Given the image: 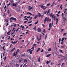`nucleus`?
<instances>
[{
	"label": "nucleus",
	"instance_id": "obj_6",
	"mask_svg": "<svg viewBox=\"0 0 67 67\" xmlns=\"http://www.w3.org/2000/svg\"><path fill=\"white\" fill-rule=\"evenodd\" d=\"M37 31L38 32H41L42 31V30L41 28H39L37 29Z\"/></svg>",
	"mask_w": 67,
	"mask_h": 67
},
{
	"label": "nucleus",
	"instance_id": "obj_11",
	"mask_svg": "<svg viewBox=\"0 0 67 67\" xmlns=\"http://www.w3.org/2000/svg\"><path fill=\"white\" fill-rule=\"evenodd\" d=\"M38 14L39 15V16H38V17L39 18H40V17H41V13H38Z\"/></svg>",
	"mask_w": 67,
	"mask_h": 67
},
{
	"label": "nucleus",
	"instance_id": "obj_61",
	"mask_svg": "<svg viewBox=\"0 0 67 67\" xmlns=\"http://www.w3.org/2000/svg\"><path fill=\"white\" fill-rule=\"evenodd\" d=\"M42 25L43 27H45V25H44L43 24H42Z\"/></svg>",
	"mask_w": 67,
	"mask_h": 67
},
{
	"label": "nucleus",
	"instance_id": "obj_31",
	"mask_svg": "<svg viewBox=\"0 0 67 67\" xmlns=\"http://www.w3.org/2000/svg\"><path fill=\"white\" fill-rule=\"evenodd\" d=\"M30 50H31V49H29L27 50V52H29Z\"/></svg>",
	"mask_w": 67,
	"mask_h": 67
},
{
	"label": "nucleus",
	"instance_id": "obj_43",
	"mask_svg": "<svg viewBox=\"0 0 67 67\" xmlns=\"http://www.w3.org/2000/svg\"><path fill=\"white\" fill-rule=\"evenodd\" d=\"M43 32L44 33H45V30L44 29L43 30Z\"/></svg>",
	"mask_w": 67,
	"mask_h": 67
},
{
	"label": "nucleus",
	"instance_id": "obj_10",
	"mask_svg": "<svg viewBox=\"0 0 67 67\" xmlns=\"http://www.w3.org/2000/svg\"><path fill=\"white\" fill-rule=\"evenodd\" d=\"M16 53L15 54V52H14L13 54V57H14L15 56H16Z\"/></svg>",
	"mask_w": 67,
	"mask_h": 67
},
{
	"label": "nucleus",
	"instance_id": "obj_38",
	"mask_svg": "<svg viewBox=\"0 0 67 67\" xmlns=\"http://www.w3.org/2000/svg\"><path fill=\"white\" fill-rule=\"evenodd\" d=\"M58 18H57V19H56V21L57 22H58Z\"/></svg>",
	"mask_w": 67,
	"mask_h": 67
},
{
	"label": "nucleus",
	"instance_id": "obj_2",
	"mask_svg": "<svg viewBox=\"0 0 67 67\" xmlns=\"http://www.w3.org/2000/svg\"><path fill=\"white\" fill-rule=\"evenodd\" d=\"M9 20H13L14 21H16V18H14V17H12L10 18Z\"/></svg>",
	"mask_w": 67,
	"mask_h": 67
},
{
	"label": "nucleus",
	"instance_id": "obj_25",
	"mask_svg": "<svg viewBox=\"0 0 67 67\" xmlns=\"http://www.w3.org/2000/svg\"><path fill=\"white\" fill-rule=\"evenodd\" d=\"M5 21L6 22H7V23H9V21H8V20L7 19H5Z\"/></svg>",
	"mask_w": 67,
	"mask_h": 67
},
{
	"label": "nucleus",
	"instance_id": "obj_12",
	"mask_svg": "<svg viewBox=\"0 0 67 67\" xmlns=\"http://www.w3.org/2000/svg\"><path fill=\"white\" fill-rule=\"evenodd\" d=\"M47 34H46L44 38L45 40H46V38H47Z\"/></svg>",
	"mask_w": 67,
	"mask_h": 67
},
{
	"label": "nucleus",
	"instance_id": "obj_7",
	"mask_svg": "<svg viewBox=\"0 0 67 67\" xmlns=\"http://www.w3.org/2000/svg\"><path fill=\"white\" fill-rule=\"evenodd\" d=\"M15 47H14L13 49L11 50L10 51V52L12 53V52H13L15 50Z\"/></svg>",
	"mask_w": 67,
	"mask_h": 67
},
{
	"label": "nucleus",
	"instance_id": "obj_28",
	"mask_svg": "<svg viewBox=\"0 0 67 67\" xmlns=\"http://www.w3.org/2000/svg\"><path fill=\"white\" fill-rule=\"evenodd\" d=\"M51 25H52V23H50L49 24V27H51Z\"/></svg>",
	"mask_w": 67,
	"mask_h": 67
},
{
	"label": "nucleus",
	"instance_id": "obj_33",
	"mask_svg": "<svg viewBox=\"0 0 67 67\" xmlns=\"http://www.w3.org/2000/svg\"><path fill=\"white\" fill-rule=\"evenodd\" d=\"M37 15H36V16L34 17L35 19H36V18H37Z\"/></svg>",
	"mask_w": 67,
	"mask_h": 67
},
{
	"label": "nucleus",
	"instance_id": "obj_4",
	"mask_svg": "<svg viewBox=\"0 0 67 67\" xmlns=\"http://www.w3.org/2000/svg\"><path fill=\"white\" fill-rule=\"evenodd\" d=\"M36 44L34 43V44L33 45V46L31 48V49H32V50L34 51V47H35V46H36Z\"/></svg>",
	"mask_w": 67,
	"mask_h": 67
},
{
	"label": "nucleus",
	"instance_id": "obj_22",
	"mask_svg": "<svg viewBox=\"0 0 67 67\" xmlns=\"http://www.w3.org/2000/svg\"><path fill=\"white\" fill-rule=\"evenodd\" d=\"M45 7V6H41V9H42L43 8H44Z\"/></svg>",
	"mask_w": 67,
	"mask_h": 67
},
{
	"label": "nucleus",
	"instance_id": "obj_15",
	"mask_svg": "<svg viewBox=\"0 0 67 67\" xmlns=\"http://www.w3.org/2000/svg\"><path fill=\"white\" fill-rule=\"evenodd\" d=\"M5 46H4L3 47V51H5V49H4V47Z\"/></svg>",
	"mask_w": 67,
	"mask_h": 67
},
{
	"label": "nucleus",
	"instance_id": "obj_27",
	"mask_svg": "<svg viewBox=\"0 0 67 67\" xmlns=\"http://www.w3.org/2000/svg\"><path fill=\"white\" fill-rule=\"evenodd\" d=\"M19 51V49H18L17 50V52H16V53H17V52H18V53H19V52L20 51Z\"/></svg>",
	"mask_w": 67,
	"mask_h": 67
},
{
	"label": "nucleus",
	"instance_id": "obj_8",
	"mask_svg": "<svg viewBox=\"0 0 67 67\" xmlns=\"http://www.w3.org/2000/svg\"><path fill=\"white\" fill-rule=\"evenodd\" d=\"M50 10L51 9H49V10H48L47 13V15H48V14L49 13V12H50Z\"/></svg>",
	"mask_w": 67,
	"mask_h": 67
},
{
	"label": "nucleus",
	"instance_id": "obj_34",
	"mask_svg": "<svg viewBox=\"0 0 67 67\" xmlns=\"http://www.w3.org/2000/svg\"><path fill=\"white\" fill-rule=\"evenodd\" d=\"M21 57H25V54H22L21 56Z\"/></svg>",
	"mask_w": 67,
	"mask_h": 67
},
{
	"label": "nucleus",
	"instance_id": "obj_60",
	"mask_svg": "<svg viewBox=\"0 0 67 67\" xmlns=\"http://www.w3.org/2000/svg\"><path fill=\"white\" fill-rule=\"evenodd\" d=\"M30 18V16H29L28 17H27V19H29Z\"/></svg>",
	"mask_w": 67,
	"mask_h": 67
},
{
	"label": "nucleus",
	"instance_id": "obj_42",
	"mask_svg": "<svg viewBox=\"0 0 67 67\" xmlns=\"http://www.w3.org/2000/svg\"><path fill=\"white\" fill-rule=\"evenodd\" d=\"M66 34H67V33H64L63 34V36H65V35H66Z\"/></svg>",
	"mask_w": 67,
	"mask_h": 67
},
{
	"label": "nucleus",
	"instance_id": "obj_54",
	"mask_svg": "<svg viewBox=\"0 0 67 67\" xmlns=\"http://www.w3.org/2000/svg\"><path fill=\"white\" fill-rule=\"evenodd\" d=\"M45 42H44V44H43V45L42 46V47H43V46H44V45H45Z\"/></svg>",
	"mask_w": 67,
	"mask_h": 67
},
{
	"label": "nucleus",
	"instance_id": "obj_57",
	"mask_svg": "<svg viewBox=\"0 0 67 67\" xmlns=\"http://www.w3.org/2000/svg\"><path fill=\"white\" fill-rule=\"evenodd\" d=\"M50 5V4L49 3V4H48L47 5V6H49V5Z\"/></svg>",
	"mask_w": 67,
	"mask_h": 67
},
{
	"label": "nucleus",
	"instance_id": "obj_36",
	"mask_svg": "<svg viewBox=\"0 0 67 67\" xmlns=\"http://www.w3.org/2000/svg\"><path fill=\"white\" fill-rule=\"evenodd\" d=\"M53 19H54V20L55 21V20H56V18L55 17V16H53Z\"/></svg>",
	"mask_w": 67,
	"mask_h": 67
},
{
	"label": "nucleus",
	"instance_id": "obj_58",
	"mask_svg": "<svg viewBox=\"0 0 67 67\" xmlns=\"http://www.w3.org/2000/svg\"><path fill=\"white\" fill-rule=\"evenodd\" d=\"M32 17H31V18H30V19H29V20H32Z\"/></svg>",
	"mask_w": 67,
	"mask_h": 67
},
{
	"label": "nucleus",
	"instance_id": "obj_3",
	"mask_svg": "<svg viewBox=\"0 0 67 67\" xmlns=\"http://www.w3.org/2000/svg\"><path fill=\"white\" fill-rule=\"evenodd\" d=\"M37 37L38 41H40V40H41V38H42V35L40 34V38H38V36H37Z\"/></svg>",
	"mask_w": 67,
	"mask_h": 67
},
{
	"label": "nucleus",
	"instance_id": "obj_62",
	"mask_svg": "<svg viewBox=\"0 0 67 67\" xmlns=\"http://www.w3.org/2000/svg\"><path fill=\"white\" fill-rule=\"evenodd\" d=\"M30 54H32V52H31L30 51Z\"/></svg>",
	"mask_w": 67,
	"mask_h": 67
},
{
	"label": "nucleus",
	"instance_id": "obj_13",
	"mask_svg": "<svg viewBox=\"0 0 67 67\" xmlns=\"http://www.w3.org/2000/svg\"><path fill=\"white\" fill-rule=\"evenodd\" d=\"M38 20L35 23V25H36L37 24V23H38Z\"/></svg>",
	"mask_w": 67,
	"mask_h": 67
},
{
	"label": "nucleus",
	"instance_id": "obj_20",
	"mask_svg": "<svg viewBox=\"0 0 67 67\" xmlns=\"http://www.w3.org/2000/svg\"><path fill=\"white\" fill-rule=\"evenodd\" d=\"M24 62H27V60L26 59H24Z\"/></svg>",
	"mask_w": 67,
	"mask_h": 67
},
{
	"label": "nucleus",
	"instance_id": "obj_46",
	"mask_svg": "<svg viewBox=\"0 0 67 67\" xmlns=\"http://www.w3.org/2000/svg\"><path fill=\"white\" fill-rule=\"evenodd\" d=\"M16 66H17V67H18V66H19V64H16Z\"/></svg>",
	"mask_w": 67,
	"mask_h": 67
},
{
	"label": "nucleus",
	"instance_id": "obj_26",
	"mask_svg": "<svg viewBox=\"0 0 67 67\" xmlns=\"http://www.w3.org/2000/svg\"><path fill=\"white\" fill-rule=\"evenodd\" d=\"M32 9V7H31L30 8H29L28 9V10L29 11H30V10H31Z\"/></svg>",
	"mask_w": 67,
	"mask_h": 67
},
{
	"label": "nucleus",
	"instance_id": "obj_32",
	"mask_svg": "<svg viewBox=\"0 0 67 67\" xmlns=\"http://www.w3.org/2000/svg\"><path fill=\"white\" fill-rule=\"evenodd\" d=\"M54 2H53L52 4L51 5V7H52V6H54Z\"/></svg>",
	"mask_w": 67,
	"mask_h": 67
},
{
	"label": "nucleus",
	"instance_id": "obj_24",
	"mask_svg": "<svg viewBox=\"0 0 67 67\" xmlns=\"http://www.w3.org/2000/svg\"><path fill=\"white\" fill-rule=\"evenodd\" d=\"M51 48H49L48 49V52H50V51H51Z\"/></svg>",
	"mask_w": 67,
	"mask_h": 67
},
{
	"label": "nucleus",
	"instance_id": "obj_63",
	"mask_svg": "<svg viewBox=\"0 0 67 67\" xmlns=\"http://www.w3.org/2000/svg\"><path fill=\"white\" fill-rule=\"evenodd\" d=\"M61 47L62 48H64V46H62Z\"/></svg>",
	"mask_w": 67,
	"mask_h": 67
},
{
	"label": "nucleus",
	"instance_id": "obj_55",
	"mask_svg": "<svg viewBox=\"0 0 67 67\" xmlns=\"http://www.w3.org/2000/svg\"><path fill=\"white\" fill-rule=\"evenodd\" d=\"M60 57H64V56L63 55H60Z\"/></svg>",
	"mask_w": 67,
	"mask_h": 67
},
{
	"label": "nucleus",
	"instance_id": "obj_64",
	"mask_svg": "<svg viewBox=\"0 0 67 67\" xmlns=\"http://www.w3.org/2000/svg\"><path fill=\"white\" fill-rule=\"evenodd\" d=\"M28 33H29V31H27L26 32V34H27Z\"/></svg>",
	"mask_w": 67,
	"mask_h": 67
},
{
	"label": "nucleus",
	"instance_id": "obj_41",
	"mask_svg": "<svg viewBox=\"0 0 67 67\" xmlns=\"http://www.w3.org/2000/svg\"><path fill=\"white\" fill-rule=\"evenodd\" d=\"M6 59H7V57H5L4 59V61H5V60H6Z\"/></svg>",
	"mask_w": 67,
	"mask_h": 67
},
{
	"label": "nucleus",
	"instance_id": "obj_23",
	"mask_svg": "<svg viewBox=\"0 0 67 67\" xmlns=\"http://www.w3.org/2000/svg\"><path fill=\"white\" fill-rule=\"evenodd\" d=\"M51 60H49V61H47L46 62V64H48V63H49V62H51Z\"/></svg>",
	"mask_w": 67,
	"mask_h": 67
},
{
	"label": "nucleus",
	"instance_id": "obj_47",
	"mask_svg": "<svg viewBox=\"0 0 67 67\" xmlns=\"http://www.w3.org/2000/svg\"><path fill=\"white\" fill-rule=\"evenodd\" d=\"M64 31V29H61V33H62L63 32V31Z\"/></svg>",
	"mask_w": 67,
	"mask_h": 67
},
{
	"label": "nucleus",
	"instance_id": "obj_29",
	"mask_svg": "<svg viewBox=\"0 0 67 67\" xmlns=\"http://www.w3.org/2000/svg\"><path fill=\"white\" fill-rule=\"evenodd\" d=\"M66 18L64 17V18L63 21H66Z\"/></svg>",
	"mask_w": 67,
	"mask_h": 67
},
{
	"label": "nucleus",
	"instance_id": "obj_5",
	"mask_svg": "<svg viewBox=\"0 0 67 67\" xmlns=\"http://www.w3.org/2000/svg\"><path fill=\"white\" fill-rule=\"evenodd\" d=\"M50 17H52V18L53 19V17H54V14L53 15V13H51L50 14Z\"/></svg>",
	"mask_w": 67,
	"mask_h": 67
},
{
	"label": "nucleus",
	"instance_id": "obj_19",
	"mask_svg": "<svg viewBox=\"0 0 67 67\" xmlns=\"http://www.w3.org/2000/svg\"><path fill=\"white\" fill-rule=\"evenodd\" d=\"M63 6V4H62L60 6V8H61V10H62V9L63 8V7H62Z\"/></svg>",
	"mask_w": 67,
	"mask_h": 67
},
{
	"label": "nucleus",
	"instance_id": "obj_56",
	"mask_svg": "<svg viewBox=\"0 0 67 67\" xmlns=\"http://www.w3.org/2000/svg\"><path fill=\"white\" fill-rule=\"evenodd\" d=\"M6 7H7V6L6 5H5V6L4 7V9H7V8H6Z\"/></svg>",
	"mask_w": 67,
	"mask_h": 67
},
{
	"label": "nucleus",
	"instance_id": "obj_17",
	"mask_svg": "<svg viewBox=\"0 0 67 67\" xmlns=\"http://www.w3.org/2000/svg\"><path fill=\"white\" fill-rule=\"evenodd\" d=\"M36 26H35V27L34 28V30H36Z\"/></svg>",
	"mask_w": 67,
	"mask_h": 67
},
{
	"label": "nucleus",
	"instance_id": "obj_48",
	"mask_svg": "<svg viewBox=\"0 0 67 67\" xmlns=\"http://www.w3.org/2000/svg\"><path fill=\"white\" fill-rule=\"evenodd\" d=\"M43 13H44V14H46V13H47V11H46L45 12H44Z\"/></svg>",
	"mask_w": 67,
	"mask_h": 67
},
{
	"label": "nucleus",
	"instance_id": "obj_50",
	"mask_svg": "<svg viewBox=\"0 0 67 67\" xmlns=\"http://www.w3.org/2000/svg\"><path fill=\"white\" fill-rule=\"evenodd\" d=\"M43 15H41V18H43Z\"/></svg>",
	"mask_w": 67,
	"mask_h": 67
},
{
	"label": "nucleus",
	"instance_id": "obj_59",
	"mask_svg": "<svg viewBox=\"0 0 67 67\" xmlns=\"http://www.w3.org/2000/svg\"><path fill=\"white\" fill-rule=\"evenodd\" d=\"M64 64V63H63L62 64L61 66H63Z\"/></svg>",
	"mask_w": 67,
	"mask_h": 67
},
{
	"label": "nucleus",
	"instance_id": "obj_51",
	"mask_svg": "<svg viewBox=\"0 0 67 67\" xmlns=\"http://www.w3.org/2000/svg\"><path fill=\"white\" fill-rule=\"evenodd\" d=\"M33 24H31L29 25V26H31V25H32Z\"/></svg>",
	"mask_w": 67,
	"mask_h": 67
},
{
	"label": "nucleus",
	"instance_id": "obj_18",
	"mask_svg": "<svg viewBox=\"0 0 67 67\" xmlns=\"http://www.w3.org/2000/svg\"><path fill=\"white\" fill-rule=\"evenodd\" d=\"M41 59V57H40L38 59V61L39 62H40V59Z\"/></svg>",
	"mask_w": 67,
	"mask_h": 67
},
{
	"label": "nucleus",
	"instance_id": "obj_53",
	"mask_svg": "<svg viewBox=\"0 0 67 67\" xmlns=\"http://www.w3.org/2000/svg\"><path fill=\"white\" fill-rule=\"evenodd\" d=\"M32 21H30L28 22V23H32Z\"/></svg>",
	"mask_w": 67,
	"mask_h": 67
},
{
	"label": "nucleus",
	"instance_id": "obj_40",
	"mask_svg": "<svg viewBox=\"0 0 67 67\" xmlns=\"http://www.w3.org/2000/svg\"><path fill=\"white\" fill-rule=\"evenodd\" d=\"M61 40V39L60 38L59 39V43H60V42Z\"/></svg>",
	"mask_w": 67,
	"mask_h": 67
},
{
	"label": "nucleus",
	"instance_id": "obj_16",
	"mask_svg": "<svg viewBox=\"0 0 67 67\" xmlns=\"http://www.w3.org/2000/svg\"><path fill=\"white\" fill-rule=\"evenodd\" d=\"M59 51L61 53H63V50L60 49Z\"/></svg>",
	"mask_w": 67,
	"mask_h": 67
},
{
	"label": "nucleus",
	"instance_id": "obj_52",
	"mask_svg": "<svg viewBox=\"0 0 67 67\" xmlns=\"http://www.w3.org/2000/svg\"><path fill=\"white\" fill-rule=\"evenodd\" d=\"M49 29H48V31H50L51 30V27H49Z\"/></svg>",
	"mask_w": 67,
	"mask_h": 67
},
{
	"label": "nucleus",
	"instance_id": "obj_14",
	"mask_svg": "<svg viewBox=\"0 0 67 67\" xmlns=\"http://www.w3.org/2000/svg\"><path fill=\"white\" fill-rule=\"evenodd\" d=\"M16 5L15 4H14V3H13L12 4V6L13 7H14L15 6H16Z\"/></svg>",
	"mask_w": 67,
	"mask_h": 67
},
{
	"label": "nucleus",
	"instance_id": "obj_30",
	"mask_svg": "<svg viewBox=\"0 0 67 67\" xmlns=\"http://www.w3.org/2000/svg\"><path fill=\"white\" fill-rule=\"evenodd\" d=\"M40 49V48H38L37 50L36 51V52H38V51Z\"/></svg>",
	"mask_w": 67,
	"mask_h": 67
},
{
	"label": "nucleus",
	"instance_id": "obj_45",
	"mask_svg": "<svg viewBox=\"0 0 67 67\" xmlns=\"http://www.w3.org/2000/svg\"><path fill=\"white\" fill-rule=\"evenodd\" d=\"M27 21H28V20L25 21L24 22V23H26V22H27Z\"/></svg>",
	"mask_w": 67,
	"mask_h": 67
},
{
	"label": "nucleus",
	"instance_id": "obj_49",
	"mask_svg": "<svg viewBox=\"0 0 67 67\" xmlns=\"http://www.w3.org/2000/svg\"><path fill=\"white\" fill-rule=\"evenodd\" d=\"M9 10H8V12H7V13H8V14H10V12H9Z\"/></svg>",
	"mask_w": 67,
	"mask_h": 67
},
{
	"label": "nucleus",
	"instance_id": "obj_37",
	"mask_svg": "<svg viewBox=\"0 0 67 67\" xmlns=\"http://www.w3.org/2000/svg\"><path fill=\"white\" fill-rule=\"evenodd\" d=\"M24 20L25 21V20H27V21H28V19H27V18H25V19H24Z\"/></svg>",
	"mask_w": 67,
	"mask_h": 67
},
{
	"label": "nucleus",
	"instance_id": "obj_39",
	"mask_svg": "<svg viewBox=\"0 0 67 67\" xmlns=\"http://www.w3.org/2000/svg\"><path fill=\"white\" fill-rule=\"evenodd\" d=\"M16 24H15L13 25L14 27H16Z\"/></svg>",
	"mask_w": 67,
	"mask_h": 67
},
{
	"label": "nucleus",
	"instance_id": "obj_21",
	"mask_svg": "<svg viewBox=\"0 0 67 67\" xmlns=\"http://www.w3.org/2000/svg\"><path fill=\"white\" fill-rule=\"evenodd\" d=\"M18 41L17 40L15 42L14 41L13 42V44H16V43H17V42H18Z\"/></svg>",
	"mask_w": 67,
	"mask_h": 67
},
{
	"label": "nucleus",
	"instance_id": "obj_1",
	"mask_svg": "<svg viewBox=\"0 0 67 67\" xmlns=\"http://www.w3.org/2000/svg\"><path fill=\"white\" fill-rule=\"evenodd\" d=\"M49 20V18H47V17H46L44 20V24L46 23V21L48 22Z\"/></svg>",
	"mask_w": 67,
	"mask_h": 67
},
{
	"label": "nucleus",
	"instance_id": "obj_9",
	"mask_svg": "<svg viewBox=\"0 0 67 67\" xmlns=\"http://www.w3.org/2000/svg\"><path fill=\"white\" fill-rule=\"evenodd\" d=\"M51 55V54H49L47 55L46 56V57H49V56H50Z\"/></svg>",
	"mask_w": 67,
	"mask_h": 67
},
{
	"label": "nucleus",
	"instance_id": "obj_35",
	"mask_svg": "<svg viewBox=\"0 0 67 67\" xmlns=\"http://www.w3.org/2000/svg\"><path fill=\"white\" fill-rule=\"evenodd\" d=\"M64 40V38H63L61 40L62 42H63Z\"/></svg>",
	"mask_w": 67,
	"mask_h": 67
},
{
	"label": "nucleus",
	"instance_id": "obj_44",
	"mask_svg": "<svg viewBox=\"0 0 67 67\" xmlns=\"http://www.w3.org/2000/svg\"><path fill=\"white\" fill-rule=\"evenodd\" d=\"M4 54H5V52H4V53H3V57H4Z\"/></svg>",
	"mask_w": 67,
	"mask_h": 67
}]
</instances>
